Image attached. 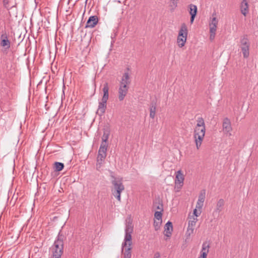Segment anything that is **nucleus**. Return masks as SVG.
Here are the masks:
<instances>
[{"instance_id": "6ab92c4d", "label": "nucleus", "mask_w": 258, "mask_h": 258, "mask_svg": "<svg viewBox=\"0 0 258 258\" xmlns=\"http://www.w3.org/2000/svg\"><path fill=\"white\" fill-rule=\"evenodd\" d=\"M107 147L108 145H104V144H101L98 150V155L106 157Z\"/></svg>"}, {"instance_id": "9b49d317", "label": "nucleus", "mask_w": 258, "mask_h": 258, "mask_svg": "<svg viewBox=\"0 0 258 258\" xmlns=\"http://www.w3.org/2000/svg\"><path fill=\"white\" fill-rule=\"evenodd\" d=\"M107 101L101 100L99 103L98 108L97 111V114L100 116H102L105 112L106 108V103Z\"/></svg>"}, {"instance_id": "c756f323", "label": "nucleus", "mask_w": 258, "mask_h": 258, "mask_svg": "<svg viewBox=\"0 0 258 258\" xmlns=\"http://www.w3.org/2000/svg\"><path fill=\"white\" fill-rule=\"evenodd\" d=\"M212 21L210 23L211 24H212V25H217L218 24V20L217 19V18H216V13H213L212 14Z\"/></svg>"}, {"instance_id": "dca6fc26", "label": "nucleus", "mask_w": 258, "mask_h": 258, "mask_svg": "<svg viewBox=\"0 0 258 258\" xmlns=\"http://www.w3.org/2000/svg\"><path fill=\"white\" fill-rule=\"evenodd\" d=\"M248 2L246 0H243L241 3L240 10L241 13L244 15L246 16L248 12Z\"/></svg>"}, {"instance_id": "4c0bfd02", "label": "nucleus", "mask_w": 258, "mask_h": 258, "mask_svg": "<svg viewBox=\"0 0 258 258\" xmlns=\"http://www.w3.org/2000/svg\"><path fill=\"white\" fill-rule=\"evenodd\" d=\"M190 16H191V17H190V23L192 24L195 20L196 16H193V15H190Z\"/></svg>"}, {"instance_id": "423d86ee", "label": "nucleus", "mask_w": 258, "mask_h": 258, "mask_svg": "<svg viewBox=\"0 0 258 258\" xmlns=\"http://www.w3.org/2000/svg\"><path fill=\"white\" fill-rule=\"evenodd\" d=\"M239 47L244 58H247L249 55L250 42L246 35H244L240 38Z\"/></svg>"}, {"instance_id": "cd10ccee", "label": "nucleus", "mask_w": 258, "mask_h": 258, "mask_svg": "<svg viewBox=\"0 0 258 258\" xmlns=\"http://www.w3.org/2000/svg\"><path fill=\"white\" fill-rule=\"evenodd\" d=\"M162 221H156L154 220V227L155 228V230L156 231H158L160 228V226L161 225Z\"/></svg>"}, {"instance_id": "ddd939ff", "label": "nucleus", "mask_w": 258, "mask_h": 258, "mask_svg": "<svg viewBox=\"0 0 258 258\" xmlns=\"http://www.w3.org/2000/svg\"><path fill=\"white\" fill-rule=\"evenodd\" d=\"M225 205V201L223 199H220L216 204V208L214 211V214H219L223 209Z\"/></svg>"}, {"instance_id": "9d476101", "label": "nucleus", "mask_w": 258, "mask_h": 258, "mask_svg": "<svg viewBox=\"0 0 258 258\" xmlns=\"http://www.w3.org/2000/svg\"><path fill=\"white\" fill-rule=\"evenodd\" d=\"M184 177L183 175L181 172V170H178L177 171L176 174V179H175V184L178 187L179 185V188H180L183 183Z\"/></svg>"}, {"instance_id": "0eeeda50", "label": "nucleus", "mask_w": 258, "mask_h": 258, "mask_svg": "<svg viewBox=\"0 0 258 258\" xmlns=\"http://www.w3.org/2000/svg\"><path fill=\"white\" fill-rule=\"evenodd\" d=\"M223 131L224 133L227 136H230L231 135V132L232 131V126L231 121L228 118H225L223 121L222 124Z\"/></svg>"}, {"instance_id": "412c9836", "label": "nucleus", "mask_w": 258, "mask_h": 258, "mask_svg": "<svg viewBox=\"0 0 258 258\" xmlns=\"http://www.w3.org/2000/svg\"><path fill=\"white\" fill-rule=\"evenodd\" d=\"M106 157L101 155H97L96 168L98 170L101 167L102 163L104 161Z\"/></svg>"}, {"instance_id": "6e6552de", "label": "nucleus", "mask_w": 258, "mask_h": 258, "mask_svg": "<svg viewBox=\"0 0 258 258\" xmlns=\"http://www.w3.org/2000/svg\"><path fill=\"white\" fill-rule=\"evenodd\" d=\"M98 22V18L97 16H91L87 20L85 28H94Z\"/></svg>"}, {"instance_id": "b1692460", "label": "nucleus", "mask_w": 258, "mask_h": 258, "mask_svg": "<svg viewBox=\"0 0 258 258\" xmlns=\"http://www.w3.org/2000/svg\"><path fill=\"white\" fill-rule=\"evenodd\" d=\"M0 45L6 49H9L11 46V42L8 39H3L1 41Z\"/></svg>"}, {"instance_id": "f704fd0d", "label": "nucleus", "mask_w": 258, "mask_h": 258, "mask_svg": "<svg viewBox=\"0 0 258 258\" xmlns=\"http://www.w3.org/2000/svg\"><path fill=\"white\" fill-rule=\"evenodd\" d=\"M215 34H216V32H214V33H210V39L211 40H213L214 39L215 36Z\"/></svg>"}, {"instance_id": "f8f14e48", "label": "nucleus", "mask_w": 258, "mask_h": 258, "mask_svg": "<svg viewBox=\"0 0 258 258\" xmlns=\"http://www.w3.org/2000/svg\"><path fill=\"white\" fill-rule=\"evenodd\" d=\"M197 221V218H194L193 220L188 221V225L186 233L187 236H189L191 234L193 233L194 231V227L195 226Z\"/></svg>"}, {"instance_id": "473e14b6", "label": "nucleus", "mask_w": 258, "mask_h": 258, "mask_svg": "<svg viewBox=\"0 0 258 258\" xmlns=\"http://www.w3.org/2000/svg\"><path fill=\"white\" fill-rule=\"evenodd\" d=\"M178 0H171L172 1V5L171 6V7H173V10L174 9V8L176 7L177 6V1H178Z\"/></svg>"}, {"instance_id": "c9c22d12", "label": "nucleus", "mask_w": 258, "mask_h": 258, "mask_svg": "<svg viewBox=\"0 0 258 258\" xmlns=\"http://www.w3.org/2000/svg\"><path fill=\"white\" fill-rule=\"evenodd\" d=\"M203 206V203H201L199 202H197L196 208H202Z\"/></svg>"}, {"instance_id": "f3484780", "label": "nucleus", "mask_w": 258, "mask_h": 258, "mask_svg": "<svg viewBox=\"0 0 258 258\" xmlns=\"http://www.w3.org/2000/svg\"><path fill=\"white\" fill-rule=\"evenodd\" d=\"M102 91L103 92V95L102 99L103 100L107 101L109 97V87L107 83H105V84H104Z\"/></svg>"}, {"instance_id": "f257e3e1", "label": "nucleus", "mask_w": 258, "mask_h": 258, "mask_svg": "<svg viewBox=\"0 0 258 258\" xmlns=\"http://www.w3.org/2000/svg\"><path fill=\"white\" fill-rule=\"evenodd\" d=\"M133 232L132 222L129 220L126 222L125 228V236L123 242L121 244V252L123 258H131L132 257V233Z\"/></svg>"}, {"instance_id": "58836bf2", "label": "nucleus", "mask_w": 258, "mask_h": 258, "mask_svg": "<svg viewBox=\"0 0 258 258\" xmlns=\"http://www.w3.org/2000/svg\"><path fill=\"white\" fill-rule=\"evenodd\" d=\"M194 214L196 216V217H198L199 216V214H198L197 213V210L196 209H195L194 210Z\"/></svg>"}, {"instance_id": "c85d7f7f", "label": "nucleus", "mask_w": 258, "mask_h": 258, "mask_svg": "<svg viewBox=\"0 0 258 258\" xmlns=\"http://www.w3.org/2000/svg\"><path fill=\"white\" fill-rule=\"evenodd\" d=\"M154 206L156 209L160 210V211L163 212V204L161 203H160V202L156 203L154 204Z\"/></svg>"}, {"instance_id": "e433bc0d", "label": "nucleus", "mask_w": 258, "mask_h": 258, "mask_svg": "<svg viewBox=\"0 0 258 258\" xmlns=\"http://www.w3.org/2000/svg\"><path fill=\"white\" fill-rule=\"evenodd\" d=\"M160 254L159 252H156L154 255V258H160Z\"/></svg>"}, {"instance_id": "72a5a7b5", "label": "nucleus", "mask_w": 258, "mask_h": 258, "mask_svg": "<svg viewBox=\"0 0 258 258\" xmlns=\"http://www.w3.org/2000/svg\"><path fill=\"white\" fill-rule=\"evenodd\" d=\"M207 253H206V252H201V255L200 258H206L207 256Z\"/></svg>"}, {"instance_id": "20e7f679", "label": "nucleus", "mask_w": 258, "mask_h": 258, "mask_svg": "<svg viewBox=\"0 0 258 258\" xmlns=\"http://www.w3.org/2000/svg\"><path fill=\"white\" fill-rule=\"evenodd\" d=\"M111 177L112 178L111 183L113 185L111 188L112 194L118 201H120L121 192L124 189V186L122 182V179L116 178L112 175Z\"/></svg>"}, {"instance_id": "f03ea898", "label": "nucleus", "mask_w": 258, "mask_h": 258, "mask_svg": "<svg viewBox=\"0 0 258 258\" xmlns=\"http://www.w3.org/2000/svg\"><path fill=\"white\" fill-rule=\"evenodd\" d=\"M206 132L205 124L202 117H198L197 124L195 129L194 138L198 149L200 148L205 137Z\"/></svg>"}, {"instance_id": "a878e982", "label": "nucleus", "mask_w": 258, "mask_h": 258, "mask_svg": "<svg viewBox=\"0 0 258 258\" xmlns=\"http://www.w3.org/2000/svg\"><path fill=\"white\" fill-rule=\"evenodd\" d=\"M205 194H206L205 190H203L200 193V194L199 195V199H198V202L204 204V202L205 201Z\"/></svg>"}, {"instance_id": "bb28decb", "label": "nucleus", "mask_w": 258, "mask_h": 258, "mask_svg": "<svg viewBox=\"0 0 258 258\" xmlns=\"http://www.w3.org/2000/svg\"><path fill=\"white\" fill-rule=\"evenodd\" d=\"M162 212L161 211H156L154 214L155 218L158 221H162Z\"/></svg>"}, {"instance_id": "2eb2a0df", "label": "nucleus", "mask_w": 258, "mask_h": 258, "mask_svg": "<svg viewBox=\"0 0 258 258\" xmlns=\"http://www.w3.org/2000/svg\"><path fill=\"white\" fill-rule=\"evenodd\" d=\"M131 83V80L130 79V76L128 72H125L121 78V80L120 82V85L123 86L125 85L127 86Z\"/></svg>"}, {"instance_id": "7c9ffc66", "label": "nucleus", "mask_w": 258, "mask_h": 258, "mask_svg": "<svg viewBox=\"0 0 258 258\" xmlns=\"http://www.w3.org/2000/svg\"><path fill=\"white\" fill-rule=\"evenodd\" d=\"M217 25H212V24L210 23V33H213L216 32L217 30Z\"/></svg>"}, {"instance_id": "4468645a", "label": "nucleus", "mask_w": 258, "mask_h": 258, "mask_svg": "<svg viewBox=\"0 0 258 258\" xmlns=\"http://www.w3.org/2000/svg\"><path fill=\"white\" fill-rule=\"evenodd\" d=\"M173 230L172 223L170 221H168L164 226L165 235L167 237H170Z\"/></svg>"}, {"instance_id": "aec40b11", "label": "nucleus", "mask_w": 258, "mask_h": 258, "mask_svg": "<svg viewBox=\"0 0 258 258\" xmlns=\"http://www.w3.org/2000/svg\"><path fill=\"white\" fill-rule=\"evenodd\" d=\"M156 104L154 102H152L150 107V117L154 118L156 114Z\"/></svg>"}, {"instance_id": "5701e85b", "label": "nucleus", "mask_w": 258, "mask_h": 258, "mask_svg": "<svg viewBox=\"0 0 258 258\" xmlns=\"http://www.w3.org/2000/svg\"><path fill=\"white\" fill-rule=\"evenodd\" d=\"M189 14L190 15L196 16L197 14V7L193 4H190L189 5Z\"/></svg>"}, {"instance_id": "39448f33", "label": "nucleus", "mask_w": 258, "mask_h": 258, "mask_svg": "<svg viewBox=\"0 0 258 258\" xmlns=\"http://www.w3.org/2000/svg\"><path fill=\"white\" fill-rule=\"evenodd\" d=\"M187 36V28L183 23L181 25L177 39V42L179 47H183L186 41Z\"/></svg>"}, {"instance_id": "1a4fd4ad", "label": "nucleus", "mask_w": 258, "mask_h": 258, "mask_svg": "<svg viewBox=\"0 0 258 258\" xmlns=\"http://www.w3.org/2000/svg\"><path fill=\"white\" fill-rule=\"evenodd\" d=\"M128 89V87L126 86L125 85L121 86L119 85L118 90V99L120 101H122L124 99L126 96Z\"/></svg>"}, {"instance_id": "393cba45", "label": "nucleus", "mask_w": 258, "mask_h": 258, "mask_svg": "<svg viewBox=\"0 0 258 258\" xmlns=\"http://www.w3.org/2000/svg\"><path fill=\"white\" fill-rule=\"evenodd\" d=\"M209 244L207 242H204L202 244V248L201 251V252H206V253H208L209 252Z\"/></svg>"}, {"instance_id": "4be33fe9", "label": "nucleus", "mask_w": 258, "mask_h": 258, "mask_svg": "<svg viewBox=\"0 0 258 258\" xmlns=\"http://www.w3.org/2000/svg\"><path fill=\"white\" fill-rule=\"evenodd\" d=\"M53 167L55 171L59 172L63 169L64 164L61 162H55L54 163Z\"/></svg>"}, {"instance_id": "a211bd4d", "label": "nucleus", "mask_w": 258, "mask_h": 258, "mask_svg": "<svg viewBox=\"0 0 258 258\" xmlns=\"http://www.w3.org/2000/svg\"><path fill=\"white\" fill-rule=\"evenodd\" d=\"M110 135V131L108 128L104 129L103 135L102 137V143L101 144H104V145H107V141L108 139L109 136Z\"/></svg>"}, {"instance_id": "2f4dec72", "label": "nucleus", "mask_w": 258, "mask_h": 258, "mask_svg": "<svg viewBox=\"0 0 258 258\" xmlns=\"http://www.w3.org/2000/svg\"><path fill=\"white\" fill-rule=\"evenodd\" d=\"M0 38L1 40L8 39V34L5 30L2 31V34L1 35Z\"/></svg>"}, {"instance_id": "7ed1b4c3", "label": "nucleus", "mask_w": 258, "mask_h": 258, "mask_svg": "<svg viewBox=\"0 0 258 258\" xmlns=\"http://www.w3.org/2000/svg\"><path fill=\"white\" fill-rule=\"evenodd\" d=\"M64 236L61 233V231L58 233L56 239L55 240L53 246H52V258H60L63 253V240Z\"/></svg>"}]
</instances>
